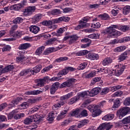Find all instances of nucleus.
<instances>
[{"label":"nucleus","instance_id":"f257e3e1","mask_svg":"<svg viewBox=\"0 0 130 130\" xmlns=\"http://www.w3.org/2000/svg\"><path fill=\"white\" fill-rule=\"evenodd\" d=\"M77 82V80L75 78H71L68 80L67 81L63 82L60 85L59 82H55L52 85L50 88V93L52 94H54L56 91H57L58 88L62 89V88H73L74 87V83ZM60 85V86H59Z\"/></svg>","mask_w":130,"mask_h":130},{"label":"nucleus","instance_id":"f03ea898","mask_svg":"<svg viewBox=\"0 0 130 130\" xmlns=\"http://www.w3.org/2000/svg\"><path fill=\"white\" fill-rule=\"evenodd\" d=\"M127 113H130V108L127 107H123L117 112V114L119 119H121V118L124 116H125Z\"/></svg>","mask_w":130,"mask_h":130},{"label":"nucleus","instance_id":"7ed1b4c3","mask_svg":"<svg viewBox=\"0 0 130 130\" xmlns=\"http://www.w3.org/2000/svg\"><path fill=\"white\" fill-rule=\"evenodd\" d=\"M115 68L116 69H119V70H113V72H115V75L116 77H119L123 73L124 69H125V66L119 63L115 66Z\"/></svg>","mask_w":130,"mask_h":130},{"label":"nucleus","instance_id":"20e7f679","mask_svg":"<svg viewBox=\"0 0 130 130\" xmlns=\"http://www.w3.org/2000/svg\"><path fill=\"white\" fill-rule=\"evenodd\" d=\"M114 32H115V29H112V27H111L110 26L107 27L105 29L101 30V33L102 34H104V35H106L107 34L108 35H111V37H113L112 34H113Z\"/></svg>","mask_w":130,"mask_h":130},{"label":"nucleus","instance_id":"39448f33","mask_svg":"<svg viewBox=\"0 0 130 130\" xmlns=\"http://www.w3.org/2000/svg\"><path fill=\"white\" fill-rule=\"evenodd\" d=\"M35 10H36L35 6H29L25 9L23 14L24 16H31L34 13Z\"/></svg>","mask_w":130,"mask_h":130},{"label":"nucleus","instance_id":"423d86ee","mask_svg":"<svg viewBox=\"0 0 130 130\" xmlns=\"http://www.w3.org/2000/svg\"><path fill=\"white\" fill-rule=\"evenodd\" d=\"M49 77H44L43 79H39L37 80V87H43L45 84V82H47Z\"/></svg>","mask_w":130,"mask_h":130},{"label":"nucleus","instance_id":"0eeeda50","mask_svg":"<svg viewBox=\"0 0 130 130\" xmlns=\"http://www.w3.org/2000/svg\"><path fill=\"white\" fill-rule=\"evenodd\" d=\"M101 91V88L100 87H96L92 88V90L90 91H88L89 96L90 97H94L96 95H98L100 91Z\"/></svg>","mask_w":130,"mask_h":130},{"label":"nucleus","instance_id":"6e6552de","mask_svg":"<svg viewBox=\"0 0 130 130\" xmlns=\"http://www.w3.org/2000/svg\"><path fill=\"white\" fill-rule=\"evenodd\" d=\"M31 69H25L22 70L20 73H19V76L20 77H30L31 76Z\"/></svg>","mask_w":130,"mask_h":130},{"label":"nucleus","instance_id":"1a4fd4ad","mask_svg":"<svg viewBox=\"0 0 130 130\" xmlns=\"http://www.w3.org/2000/svg\"><path fill=\"white\" fill-rule=\"evenodd\" d=\"M33 121H41L44 118L45 116L42 114H35L33 116H31Z\"/></svg>","mask_w":130,"mask_h":130},{"label":"nucleus","instance_id":"9d476101","mask_svg":"<svg viewBox=\"0 0 130 130\" xmlns=\"http://www.w3.org/2000/svg\"><path fill=\"white\" fill-rule=\"evenodd\" d=\"M57 116V112L56 111H53L51 112V113H50L47 119L49 120V121H52L53 119H54L55 117H56Z\"/></svg>","mask_w":130,"mask_h":130},{"label":"nucleus","instance_id":"9b49d317","mask_svg":"<svg viewBox=\"0 0 130 130\" xmlns=\"http://www.w3.org/2000/svg\"><path fill=\"white\" fill-rule=\"evenodd\" d=\"M29 31L34 34H37L40 31V28L36 25H31L29 27Z\"/></svg>","mask_w":130,"mask_h":130},{"label":"nucleus","instance_id":"f8f14e48","mask_svg":"<svg viewBox=\"0 0 130 130\" xmlns=\"http://www.w3.org/2000/svg\"><path fill=\"white\" fill-rule=\"evenodd\" d=\"M42 69V66L38 65L36 67L33 68V70L31 69V73L32 75H34V73L37 74V73H39L40 71Z\"/></svg>","mask_w":130,"mask_h":130},{"label":"nucleus","instance_id":"ddd939ff","mask_svg":"<svg viewBox=\"0 0 130 130\" xmlns=\"http://www.w3.org/2000/svg\"><path fill=\"white\" fill-rule=\"evenodd\" d=\"M23 7H24V6H23L22 4H15L10 7V10H14V11H19L20 9H22Z\"/></svg>","mask_w":130,"mask_h":130},{"label":"nucleus","instance_id":"4468645a","mask_svg":"<svg viewBox=\"0 0 130 130\" xmlns=\"http://www.w3.org/2000/svg\"><path fill=\"white\" fill-rule=\"evenodd\" d=\"M43 92V90L42 89V90H33V91H27L25 92V94L26 95H38L39 94H41V93Z\"/></svg>","mask_w":130,"mask_h":130},{"label":"nucleus","instance_id":"2eb2a0df","mask_svg":"<svg viewBox=\"0 0 130 130\" xmlns=\"http://www.w3.org/2000/svg\"><path fill=\"white\" fill-rule=\"evenodd\" d=\"M127 58V52H124L118 56V60L119 61H123Z\"/></svg>","mask_w":130,"mask_h":130},{"label":"nucleus","instance_id":"dca6fc26","mask_svg":"<svg viewBox=\"0 0 130 130\" xmlns=\"http://www.w3.org/2000/svg\"><path fill=\"white\" fill-rule=\"evenodd\" d=\"M29 47H31V44L29 43H24L20 44L18 47V49L21 50H24L25 49H28V48H29Z\"/></svg>","mask_w":130,"mask_h":130},{"label":"nucleus","instance_id":"f3484780","mask_svg":"<svg viewBox=\"0 0 130 130\" xmlns=\"http://www.w3.org/2000/svg\"><path fill=\"white\" fill-rule=\"evenodd\" d=\"M44 49H45V46H42L39 47L35 52L36 55H41V54L44 51Z\"/></svg>","mask_w":130,"mask_h":130},{"label":"nucleus","instance_id":"a211bd4d","mask_svg":"<svg viewBox=\"0 0 130 130\" xmlns=\"http://www.w3.org/2000/svg\"><path fill=\"white\" fill-rule=\"evenodd\" d=\"M88 58L91 59V60H95V59H98L99 58V55L97 54L90 53L88 55Z\"/></svg>","mask_w":130,"mask_h":130},{"label":"nucleus","instance_id":"6ab92c4d","mask_svg":"<svg viewBox=\"0 0 130 130\" xmlns=\"http://www.w3.org/2000/svg\"><path fill=\"white\" fill-rule=\"evenodd\" d=\"M78 38H79V37L77 35H72L70 36V40L69 41V44H73V43H75L77 40H78Z\"/></svg>","mask_w":130,"mask_h":130},{"label":"nucleus","instance_id":"aec40b11","mask_svg":"<svg viewBox=\"0 0 130 130\" xmlns=\"http://www.w3.org/2000/svg\"><path fill=\"white\" fill-rule=\"evenodd\" d=\"M86 22L82 20L80 21L79 25L76 27V30H80V29H83L86 27Z\"/></svg>","mask_w":130,"mask_h":130},{"label":"nucleus","instance_id":"412c9836","mask_svg":"<svg viewBox=\"0 0 130 130\" xmlns=\"http://www.w3.org/2000/svg\"><path fill=\"white\" fill-rule=\"evenodd\" d=\"M114 118V115L113 114H111L109 115H106L102 118L103 120H111Z\"/></svg>","mask_w":130,"mask_h":130},{"label":"nucleus","instance_id":"4be33fe9","mask_svg":"<svg viewBox=\"0 0 130 130\" xmlns=\"http://www.w3.org/2000/svg\"><path fill=\"white\" fill-rule=\"evenodd\" d=\"M111 62H112V59L110 58H106L102 62V63L103 66H108V64L111 63Z\"/></svg>","mask_w":130,"mask_h":130},{"label":"nucleus","instance_id":"5701e85b","mask_svg":"<svg viewBox=\"0 0 130 130\" xmlns=\"http://www.w3.org/2000/svg\"><path fill=\"white\" fill-rule=\"evenodd\" d=\"M27 58L24 56H18L16 58V61L17 62H20V63H22L24 64V62L26 61Z\"/></svg>","mask_w":130,"mask_h":130},{"label":"nucleus","instance_id":"b1692460","mask_svg":"<svg viewBox=\"0 0 130 130\" xmlns=\"http://www.w3.org/2000/svg\"><path fill=\"white\" fill-rule=\"evenodd\" d=\"M41 24L43 26H50L53 24V20H44L41 22Z\"/></svg>","mask_w":130,"mask_h":130},{"label":"nucleus","instance_id":"393cba45","mask_svg":"<svg viewBox=\"0 0 130 130\" xmlns=\"http://www.w3.org/2000/svg\"><path fill=\"white\" fill-rule=\"evenodd\" d=\"M51 15L53 16H57V15H60L61 11L59 9H54L51 11Z\"/></svg>","mask_w":130,"mask_h":130},{"label":"nucleus","instance_id":"a878e982","mask_svg":"<svg viewBox=\"0 0 130 130\" xmlns=\"http://www.w3.org/2000/svg\"><path fill=\"white\" fill-rule=\"evenodd\" d=\"M43 15L41 14H36L33 18L34 22H39L41 18H42Z\"/></svg>","mask_w":130,"mask_h":130},{"label":"nucleus","instance_id":"bb28decb","mask_svg":"<svg viewBox=\"0 0 130 130\" xmlns=\"http://www.w3.org/2000/svg\"><path fill=\"white\" fill-rule=\"evenodd\" d=\"M14 70V66L13 65H9L5 67L3 69V72L4 73H8V72H10L11 71H13Z\"/></svg>","mask_w":130,"mask_h":130},{"label":"nucleus","instance_id":"cd10ccee","mask_svg":"<svg viewBox=\"0 0 130 130\" xmlns=\"http://www.w3.org/2000/svg\"><path fill=\"white\" fill-rule=\"evenodd\" d=\"M69 59V57L67 56L60 57L55 60V62H61V61H66V60H68Z\"/></svg>","mask_w":130,"mask_h":130},{"label":"nucleus","instance_id":"c85d7f7f","mask_svg":"<svg viewBox=\"0 0 130 130\" xmlns=\"http://www.w3.org/2000/svg\"><path fill=\"white\" fill-rule=\"evenodd\" d=\"M88 51L87 50H81L79 52H78L76 54V56H82V55H85L86 54H88Z\"/></svg>","mask_w":130,"mask_h":130},{"label":"nucleus","instance_id":"c756f323","mask_svg":"<svg viewBox=\"0 0 130 130\" xmlns=\"http://www.w3.org/2000/svg\"><path fill=\"white\" fill-rule=\"evenodd\" d=\"M55 41H58V40L55 38H52L47 41L46 44H47V45H52V44H54Z\"/></svg>","mask_w":130,"mask_h":130},{"label":"nucleus","instance_id":"7c9ffc66","mask_svg":"<svg viewBox=\"0 0 130 130\" xmlns=\"http://www.w3.org/2000/svg\"><path fill=\"white\" fill-rule=\"evenodd\" d=\"M99 37H100L99 34H92L88 36V38L91 39H99Z\"/></svg>","mask_w":130,"mask_h":130},{"label":"nucleus","instance_id":"2f4dec72","mask_svg":"<svg viewBox=\"0 0 130 130\" xmlns=\"http://www.w3.org/2000/svg\"><path fill=\"white\" fill-rule=\"evenodd\" d=\"M18 111L17 110H14L12 111L11 112H10L8 115V119H12V118H14V115H15L16 113H17Z\"/></svg>","mask_w":130,"mask_h":130},{"label":"nucleus","instance_id":"473e14b6","mask_svg":"<svg viewBox=\"0 0 130 130\" xmlns=\"http://www.w3.org/2000/svg\"><path fill=\"white\" fill-rule=\"evenodd\" d=\"M98 17L102 20H108L109 19V15L106 13L101 14L99 15Z\"/></svg>","mask_w":130,"mask_h":130},{"label":"nucleus","instance_id":"72a5a7b5","mask_svg":"<svg viewBox=\"0 0 130 130\" xmlns=\"http://www.w3.org/2000/svg\"><path fill=\"white\" fill-rule=\"evenodd\" d=\"M125 48H126V47L124 46L118 47L114 49V52H120L121 51H123V50H125Z\"/></svg>","mask_w":130,"mask_h":130},{"label":"nucleus","instance_id":"f704fd0d","mask_svg":"<svg viewBox=\"0 0 130 130\" xmlns=\"http://www.w3.org/2000/svg\"><path fill=\"white\" fill-rule=\"evenodd\" d=\"M88 95H89V91H83L80 93H78L77 97H79V99H80V97L84 98V97H86V96H88Z\"/></svg>","mask_w":130,"mask_h":130},{"label":"nucleus","instance_id":"c9c22d12","mask_svg":"<svg viewBox=\"0 0 130 130\" xmlns=\"http://www.w3.org/2000/svg\"><path fill=\"white\" fill-rule=\"evenodd\" d=\"M30 118L27 117L24 120V124H30L31 122H33V119H32V117L30 116Z\"/></svg>","mask_w":130,"mask_h":130},{"label":"nucleus","instance_id":"e433bc0d","mask_svg":"<svg viewBox=\"0 0 130 130\" xmlns=\"http://www.w3.org/2000/svg\"><path fill=\"white\" fill-rule=\"evenodd\" d=\"M53 50H54V48H49L44 51V54L45 55H48L49 53H51L52 52H53Z\"/></svg>","mask_w":130,"mask_h":130},{"label":"nucleus","instance_id":"4c0bfd02","mask_svg":"<svg viewBox=\"0 0 130 130\" xmlns=\"http://www.w3.org/2000/svg\"><path fill=\"white\" fill-rule=\"evenodd\" d=\"M120 106V101L119 100L117 99L114 102V105L113 106V108H118Z\"/></svg>","mask_w":130,"mask_h":130},{"label":"nucleus","instance_id":"58836bf2","mask_svg":"<svg viewBox=\"0 0 130 130\" xmlns=\"http://www.w3.org/2000/svg\"><path fill=\"white\" fill-rule=\"evenodd\" d=\"M109 91H110V88H109V87H105L101 92V95H106Z\"/></svg>","mask_w":130,"mask_h":130},{"label":"nucleus","instance_id":"ea45409f","mask_svg":"<svg viewBox=\"0 0 130 130\" xmlns=\"http://www.w3.org/2000/svg\"><path fill=\"white\" fill-rule=\"evenodd\" d=\"M67 103V100L66 99H63V96H61L60 98V101L59 102V104L60 106L61 107V106L64 105Z\"/></svg>","mask_w":130,"mask_h":130},{"label":"nucleus","instance_id":"a19ab883","mask_svg":"<svg viewBox=\"0 0 130 130\" xmlns=\"http://www.w3.org/2000/svg\"><path fill=\"white\" fill-rule=\"evenodd\" d=\"M130 12V6H126L123 9V15H127Z\"/></svg>","mask_w":130,"mask_h":130},{"label":"nucleus","instance_id":"79ce46f5","mask_svg":"<svg viewBox=\"0 0 130 130\" xmlns=\"http://www.w3.org/2000/svg\"><path fill=\"white\" fill-rule=\"evenodd\" d=\"M122 123L123 124H128V123H130V116L123 119L122 120Z\"/></svg>","mask_w":130,"mask_h":130},{"label":"nucleus","instance_id":"37998d69","mask_svg":"<svg viewBox=\"0 0 130 130\" xmlns=\"http://www.w3.org/2000/svg\"><path fill=\"white\" fill-rule=\"evenodd\" d=\"M23 22V18L17 17L13 21V24H20Z\"/></svg>","mask_w":130,"mask_h":130},{"label":"nucleus","instance_id":"c03bdc74","mask_svg":"<svg viewBox=\"0 0 130 130\" xmlns=\"http://www.w3.org/2000/svg\"><path fill=\"white\" fill-rule=\"evenodd\" d=\"M122 85H117V86H114L112 87H111V91L112 92H115V91H117V90H119L122 88Z\"/></svg>","mask_w":130,"mask_h":130},{"label":"nucleus","instance_id":"a18cd8bd","mask_svg":"<svg viewBox=\"0 0 130 130\" xmlns=\"http://www.w3.org/2000/svg\"><path fill=\"white\" fill-rule=\"evenodd\" d=\"M78 100H79V96H78V95L75 96L70 100L69 104L73 105L74 103H76Z\"/></svg>","mask_w":130,"mask_h":130},{"label":"nucleus","instance_id":"49530a36","mask_svg":"<svg viewBox=\"0 0 130 130\" xmlns=\"http://www.w3.org/2000/svg\"><path fill=\"white\" fill-rule=\"evenodd\" d=\"M18 29V25L14 24L11 27V30L10 31V33L11 35L14 34L15 31Z\"/></svg>","mask_w":130,"mask_h":130},{"label":"nucleus","instance_id":"de8ad7c7","mask_svg":"<svg viewBox=\"0 0 130 130\" xmlns=\"http://www.w3.org/2000/svg\"><path fill=\"white\" fill-rule=\"evenodd\" d=\"M88 66V63L83 62L79 65V66L77 68L78 70H84V69L86 68V67Z\"/></svg>","mask_w":130,"mask_h":130},{"label":"nucleus","instance_id":"09e8293b","mask_svg":"<svg viewBox=\"0 0 130 130\" xmlns=\"http://www.w3.org/2000/svg\"><path fill=\"white\" fill-rule=\"evenodd\" d=\"M86 123H88V121L87 120H83L82 122L78 123L77 127L78 128H81V127H83Z\"/></svg>","mask_w":130,"mask_h":130},{"label":"nucleus","instance_id":"8fccbe9b","mask_svg":"<svg viewBox=\"0 0 130 130\" xmlns=\"http://www.w3.org/2000/svg\"><path fill=\"white\" fill-rule=\"evenodd\" d=\"M95 76H96V72L93 71L86 75L85 78L86 79H90V78H93V77H95Z\"/></svg>","mask_w":130,"mask_h":130},{"label":"nucleus","instance_id":"3c124183","mask_svg":"<svg viewBox=\"0 0 130 130\" xmlns=\"http://www.w3.org/2000/svg\"><path fill=\"white\" fill-rule=\"evenodd\" d=\"M81 112L80 109H77L71 113V116H77Z\"/></svg>","mask_w":130,"mask_h":130},{"label":"nucleus","instance_id":"603ef678","mask_svg":"<svg viewBox=\"0 0 130 130\" xmlns=\"http://www.w3.org/2000/svg\"><path fill=\"white\" fill-rule=\"evenodd\" d=\"M28 106L29 104L27 102H23L20 105V108L21 109H26V108H28Z\"/></svg>","mask_w":130,"mask_h":130},{"label":"nucleus","instance_id":"864d4df0","mask_svg":"<svg viewBox=\"0 0 130 130\" xmlns=\"http://www.w3.org/2000/svg\"><path fill=\"white\" fill-rule=\"evenodd\" d=\"M92 112V117H96V116H99L100 114H101V111H100V110H97L96 111H94V112Z\"/></svg>","mask_w":130,"mask_h":130},{"label":"nucleus","instance_id":"5fc2aeb1","mask_svg":"<svg viewBox=\"0 0 130 130\" xmlns=\"http://www.w3.org/2000/svg\"><path fill=\"white\" fill-rule=\"evenodd\" d=\"M53 24H56L57 23H60V22H63L62 16L58 18V19H55L53 20Z\"/></svg>","mask_w":130,"mask_h":130},{"label":"nucleus","instance_id":"6e6d98bb","mask_svg":"<svg viewBox=\"0 0 130 130\" xmlns=\"http://www.w3.org/2000/svg\"><path fill=\"white\" fill-rule=\"evenodd\" d=\"M101 26V24L99 22H94L91 24V27L92 28H95V29H99Z\"/></svg>","mask_w":130,"mask_h":130},{"label":"nucleus","instance_id":"4d7b16f0","mask_svg":"<svg viewBox=\"0 0 130 130\" xmlns=\"http://www.w3.org/2000/svg\"><path fill=\"white\" fill-rule=\"evenodd\" d=\"M123 94V92L121 91V90H119L118 91L115 92L114 93V97H119Z\"/></svg>","mask_w":130,"mask_h":130},{"label":"nucleus","instance_id":"13d9d810","mask_svg":"<svg viewBox=\"0 0 130 130\" xmlns=\"http://www.w3.org/2000/svg\"><path fill=\"white\" fill-rule=\"evenodd\" d=\"M62 96L63 99H66V100H68V99L71 98V97H73V92H70L68 94Z\"/></svg>","mask_w":130,"mask_h":130},{"label":"nucleus","instance_id":"bf43d9fd","mask_svg":"<svg viewBox=\"0 0 130 130\" xmlns=\"http://www.w3.org/2000/svg\"><path fill=\"white\" fill-rule=\"evenodd\" d=\"M124 105L125 106H130V97H128L126 98V99L124 101Z\"/></svg>","mask_w":130,"mask_h":130},{"label":"nucleus","instance_id":"052dcab7","mask_svg":"<svg viewBox=\"0 0 130 130\" xmlns=\"http://www.w3.org/2000/svg\"><path fill=\"white\" fill-rule=\"evenodd\" d=\"M101 77H95L92 79L91 83L93 84V85H94V84H95V83H97V82H99V81H101Z\"/></svg>","mask_w":130,"mask_h":130},{"label":"nucleus","instance_id":"680f3d73","mask_svg":"<svg viewBox=\"0 0 130 130\" xmlns=\"http://www.w3.org/2000/svg\"><path fill=\"white\" fill-rule=\"evenodd\" d=\"M22 100V98H17L16 99L12 101V103L14 105H17Z\"/></svg>","mask_w":130,"mask_h":130},{"label":"nucleus","instance_id":"e2e57ef3","mask_svg":"<svg viewBox=\"0 0 130 130\" xmlns=\"http://www.w3.org/2000/svg\"><path fill=\"white\" fill-rule=\"evenodd\" d=\"M11 49L12 47H11L10 45H6L2 49V51H3V52L5 51H9L11 50Z\"/></svg>","mask_w":130,"mask_h":130},{"label":"nucleus","instance_id":"0e129e2a","mask_svg":"<svg viewBox=\"0 0 130 130\" xmlns=\"http://www.w3.org/2000/svg\"><path fill=\"white\" fill-rule=\"evenodd\" d=\"M81 115L83 116V117H86V116H88V112L86 110H83L81 111Z\"/></svg>","mask_w":130,"mask_h":130},{"label":"nucleus","instance_id":"69168bd1","mask_svg":"<svg viewBox=\"0 0 130 130\" xmlns=\"http://www.w3.org/2000/svg\"><path fill=\"white\" fill-rule=\"evenodd\" d=\"M100 5L99 4H93V5H90L89 8L90 9H98V8H99Z\"/></svg>","mask_w":130,"mask_h":130},{"label":"nucleus","instance_id":"338daca9","mask_svg":"<svg viewBox=\"0 0 130 130\" xmlns=\"http://www.w3.org/2000/svg\"><path fill=\"white\" fill-rule=\"evenodd\" d=\"M60 107H61L60 105H59L58 103L52 106V109L53 110H56V109L60 108Z\"/></svg>","mask_w":130,"mask_h":130},{"label":"nucleus","instance_id":"774afa93","mask_svg":"<svg viewBox=\"0 0 130 130\" xmlns=\"http://www.w3.org/2000/svg\"><path fill=\"white\" fill-rule=\"evenodd\" d=\"M98 130H105V123L101 124L98 128Z\"/></svg>","mask_w":130,"mask_h":130}]
</instances>
